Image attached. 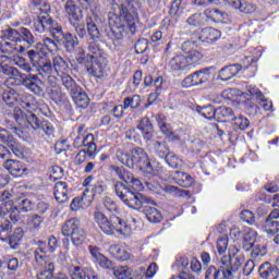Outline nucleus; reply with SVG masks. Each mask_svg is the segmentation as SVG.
I'll use <instances>...</instances> for the list:
<instances>
[{
  "mask_svg": "<svg viewBox=\"0 0 279 279\" xmlns=\"http://www.w3.org/2000/svg\"><path fill=\"white\" fill-rule=\"evenodd\" d=\"M105 207L110 215L109 219L101 211H96L94 214V219L100 228V230L108 235L121 234L122 236H130L132 232L136 229V220L132 216L126 219L121 218V213L117 208V203L110 197H106L104 201Z\"/></svg>",
  "mask_w": 279,
  "mask_h": 279,
  "instance_id": "1",
  "label": "nucleus"
},
{
  "mask_svg": "<svg viewBox=\"0 0 279 279\" xmlns=\"http://www.w3.org/2000/svg\"><path fill=\"white\" fill-rule=\"evenodd\" d=\"M116 195L128 206L129 208H133L134 210H141L144 208V214L146 215V219L150 221V223H160L162 221V214L158 211L155 207L148 206L147 204H151V201L141 193H134L125 186L122 182H117L114 184Z\"/></svg>",
  "mask_w": 279,
  "mask_h": 279,
  "instance_id": "2",
  "label": "nucleus"
},
{
  "mask_svg": "<svg viewBox=\"0 0 279 279\" xmlns=\"http://www.w3.org/2000/svg\"><path fill=\"white\" fill-rule=\"evenodd\" d=\"M109 27L114 38L120 40L124 34H134L136 32V15L128 10L125 4H112L108 14Z\"/></svg>",
  "mask_w": 279,
  "mask_h": 279,
  "instance_id": "3",
  "label": "nucleus"
},
{
  "mask_svg": "<svg viewBox=\"0 0 279 279\" xmlns=\"http://www.w3.org/2000/svg\"><path fill=\"white\" fill-rule=\"evenodd\" d=\"M116 156L119 162L126 165L129 169L137 167V169L149 175H158L160 173V167H156V162L149 160V156L143 148H133L130 153L117 150Z\"/></svg>",
  "mask_w": 279,
  "mask_h": 279,
  "instance_id": "4",
  "label": "nucleus"
},
{
  "mask_svg": "<svg viewBox=\"0 0 279 279\" xmlns=\"http://www.w3.org/2000/svg\"><path fill=\"white\" fill-rule=\"evenodd\" d=\"M182 50L183 52L172 57L168 63V66H170L172 71H189V69L195 66V64L204 58L197 44L193 41H185L182 45Z\"/></svg>",
  "mask_w": 279,
  "mask_h": 279,
  "instance_id": "5",
  "label": "nucleus"
},
{
  "mask_svg": "<svg viewBox=\"0 0 279 279\" xmlns=\"http://www.w3.org/2000/svg\"><path fill=\"white\" fill-rule=\"evenodd\" d=\"M236 254H239V248L230 246L228 255L221 257V275L223 279H239V269H241L243 260L236 257Z\"/></svg>",
  "mask_w": 279,
  "mask_h": 279,
  "instance_id": "6",
  "label": "nucleus"
},
{
  "mask_svg": "<svg viewBox=\"0 0 279 279\" xmlns=\"http://www.w3.org/2000/svg\"><path fill=\"white\" fill-rule=\"evenodd\" d=\"M62 234L63 236H71V241L75 247L84 245L86 241V231L82 229L77 218H72L63 225Z\"/></svg>",
  "mask_w": 279,
  "mask_h": 279,
  "instance_id": "7",
  "label": "nucleus"
},
{
  "mask_svg": "<svg viewBox=\"0 0 279 279\" xmlns=\"http://www.w3.org/2000/svg\"><path fill=\"white\" fill-rule=\"evenodd\" d=\"M19 43H21V34H19L16 29L8 28L2 31L0 35V49L8 53L14 50L23 53L25 47L21 46Z\"/></svg>",
  "mask_w": 279,
  "mask_h": 279,
  "instance_id": "8",
  "label": "nucleus"
},
{
  "mask_svg": "<svg viewBox=\"0 0 279 279\" xmlns=\"http://www.w3.org/2000/svg\"><path fill=\"white\" fill-rule=\"evenodd\" d=\"M40 247L35 251V262L44 270L37 275V279H53V262L45 254V244L40 243Z\"/></svg>",
  "mask_w": 279,
  "mask_h": 279,
  "instance_id": "9",
  "label": "nucleus"
},
{
  "mask_svg": "<svg viewBox=\"0 0 279 279\" xmlns=\"http://www.w3.org/2000/svg\"><path fill=\"white\" fill-rule=\"evenodd\" d=\"M210 68H205L187 75L182 82L183 88H193V86H202L208 84L213 80V73Z\"/></svg>",
  "mask_w": 279,
  "mask_h": 279,
  "instance_id": "10",
  "label": "nucleus"
},
{
  "mask_svg": "<svg viewBox=\"0 0 279 279\" xmlns=\"http://www.w3.org/2000/svg\"><path fill=\"white\" fill-rule=\"evenodd\" d=\"M10 199H12V192L8 190L0 192V202L4 203L1 206L2 217L9 215V219H11L13 223H16V221H19V207L14 206V203Z\"/></svg>",
  "mask_w": 279,
  "mask_h": 279,
  "instance_id": "11",
  "label": "nucleus"
},
{
  "mask_svg": "<svg viewBox=\"0 0 279 279\" xmlns=\"http://www.w3.org/2000/svg\"><path fill=\"white\" fill-rule=\"evenodd\" d=\"M223 95L228 97V99H232V97H251V99H256V101H265L263 92H260V89L255 85L246 86V92H241L239 89H226Z\"/></svg>",
  "mask_w": 279,
  "mask_h": 279,
  "instance_id": "12",
  "label": "nucleus"
},
{
  "mask_svg": "<svg viewBox=\"0 0 279 279\" xmlns=\"http://www.w3.org/2000/svg\"><path fill=\"white\" fill-rule=\"evenodd\" d=\"M63 14L69 23L75 27V23H80L84 19V11L74 0H68L63 4Z\"/></svg>",
  "mask_w": 279,
  "mask_h": 279,
  "instance_id": "13",
  "label": "nucleus"
},
{
  "mask_svg": "<svg viewBox=\"0 0 279 279\" xmlns=\"http://www.w3.org/2000/svg\"><path fill=\"white\" fill-rule=\"evenodd\" d=\"M225 230L226 223H221L218 227L214 228L213 232L209 234V236H213V233L220 234L216 242V250L220 258V262L221 258H223V256H228V234H223Z\"/></svg>",
  "mask_w": 279,
  "mask_h": 279,
  "instance_id": "14",
  "label": "nucleus"
},
{
  "mask_svg": "<svg viewBox=\"0 0 279 279\" xmlns=\"http://www.w3.org/2000/svg\"><path fill=\"white\" fill-rule=\"evenodd\" d=\"M27 53L34 66H37L47 75H51V73H53L54 69L53 65H51V61H45V59L36 50H29Z\"/></svg>",
  "mask_w": 279,
  "mask_h": 279,
  "instance_id": "15",
  "label": "nucleus"
},
{
  "mask_svg": "<svg viewBox=\"0 0 279 279\" xmlns=\"http://www.w3.org/2000/svg\"><path fill=\"white\" fill-rule=\"evenodd\" d=\"M85 66L87 72L94 77H104V71L106 69V63H104V58L96 59L95 56L90 54L89 59H87Z\"/></svg>",
  "mask_w": 279,
  "mask_h": 279,
  "instance_id": "16",
  "label": "nucleus"
},
{
  "mask_svg": "<svg viewBox=\"0 0 279 279\" xmlns=\"http://www.w3.org/2000/svg\"><path fill=\"white\" fill-rule=\"evenodd\" d=\"M26 111L28 112V119L26 121V126L31 125L33 130H40V120L36 117L34 109L36 108V99L32 95H26V104H25Z\"/></svg>",
  "mask_w": 279,
  "mask_h": 279,
  "instance_id": "17",
  "label": "nucleus"
},
{
  "mask_svg": "<svg viewBox=\"0 0 279 279\" xmlns=\"http://www.w3.org/2000/svg\"><path fill=\"white\" fill-rule=\"evenodd\" d=\"M3 167L13 178H23V175L27 173V167H25L21 161L7 160L3 163Z\"/></svg>",
  "mask_w": 279,
  "mask_h": 279,
  "instance_id": "18",
  "label": "nucleus"
},
{
  "mask_svg": "<svg viewBox=\"0 0 279 279\" xmlns=\"http://www.w3.org/2000/svg\"><path fill=\"white\" fill-rule=\"evenodd\" d=\"M54 197L59 204H64L69 201V184L64 181H59L54 185Z\"/></svg>",
  "mask_w": 279,
  "mask_h": 279,
  "instance_id": "19",
  "label": "nucleus"
},
{
  "mask_svg": "<svg viewBox=\"0 0 279 279\" xmlns=\"http://www.w3.org/2000/svg\"><path fill=\"white\" fill-rule=\"evenodd\" d=\"M259 276L263 279H278V267L271 265V263H264L258 268Z\"/></svg>",
  "mask_w": 279,
  "mask_h": 279,
  "instance_id": "20",
  "label": "nucleus"
},
{
  "mask_svg": "<svg viewBox=\"0 0 279 279\" xmlns=\"http://www.w3.org/2000/svg\"><path fill=\"white\" fill-rule=\"evenodd\" d=\"M221 38V32H219L216 28L209 27V28H203L199 35V39L202 43H217Z\"/></svg>",
  "mask_w": 279,
  "mask_h": 279,
  "instance_id": "21",
  "label": "nucleus"
},
{
  "mask_svg": "<svg viewBox=\"0 0 279 279\" xmlns=\"http://www.w3.org/2000/svg\"><path fill=\"white\" fill-rule=\"evenodd\" d=\"M71 95L77 108H83V109L88 108V104L90 102V99L88 98V95H86V92H83L81 87L72 92Z\"/></svg>",
  "mask_w": 279,
  "mask_h": 279,
  "instance_id": "22",
  "label": "nucleus"
},
{
  "mask_svg": "<svg viewBox=\"0 0 279 279\" xmlns=\"http://www.w3.org/2000/svg\"><path fill=\"white\" fill-rule=\"evenodd\" d=\"M240 71H241L240 64L225 66L220 70L218 77L222 82H228V80H232V77H235V75H239Z\"/></svg>",
  "mask_w": 279,
  "mask_h": 279,
  "instance_id": "23",
  "label": "nucleus"
},
{
  "mask_svg": "<svg viewBox=\"0 0 279 279\" xmlns=\"http://www.w3.org/2000/svg\"><path fill=\"white\" fill-rule=\"evenodd\" d=\"M171 175L172 180H174L179 186H183V189H191V186H193V177L186 172L175 171L172 172Z\"/></svg>",
  "mask_w": 279,
  "mask_h": 279,
  "instance_id": "24",
  "label": "nucleus"
},
{
  "mask_svg": "<svg viewBox=\"0 0 279 279\" xmlns=\"http://www.w3.org/2000/svg\"><path fill=\"white\" fill-rule=\"evenodd\" d=\"M93 204V195H86V192H83L82 197L73 198L72 203L70 204L71 210H80V208H87Z\"/></svg>",
  "mask_w": 279,
  "mask_h": 279,
  "instance_id": "25",
  "label": "nucleus"
},
{
  "mask_svg": "<svg viewBox=\"0 0 279 279\" xmlns=\"http://www.w3.org/2000/svg\"><path fill=\"white\" fill-rule=\"evenodd\" d=\"M26 88L35 95L43 94V81L38 80V76L29 74L26 77Z\"/></svg>",
  "mask_w": 279,
  "mask_h": 279,
  "instance_id": "26",
  "label": "nucleus"
},
{
  "mask_svg": "<svg viewBox=\"0 0 279 279\" xmlns=\"http://www.w3.org/2000/svg\"><path fill=\"white\" fill-rule=\"evenodd\" d=\"M137 129L142 132L145 141H151L154 136V125H151L149 118H143L137 124Z\"/></svg>",
  "mask_w": 279,
  "mask_h": 279,
  "instance_id": "27",
  "label": "nucleus"
},
{
  "mask_svg": "<svg viewBox=\"0 0 279 279\" xmlns=\"http://www.w3.org/2000/svg\"><path fill=\"white\" fill-rule=\"evenodd\" d=\"M53 69L57 75H64V73H71V68H69V63L62 59L60 56H54L52 58Z\"/></svg>",
  "mask_w": 279,
  "mask_h": 279,
  "instance_id": "28",
  "label": "nucleus"
},
{
  "mask_svg": "<svg viewBox=\"0 0 279 279\" xmlns=\"http://www.w3.org/2000/svg\"><path fill=\"white\" fill-rule=\"evenodd\" d=\"M52 21L53 20L49 17V15L38 16V19L35 21V24H34L36 32H38L39 34H44V32H49V27Z\"/></svg>",
  "mask_w": 279,
  "mask_h": 279,
  "instance_id": "29",
  "label": "nucleus"
},
{
  "mask_svg": "<svg viewBox=\"0 0 279 279\" xmlns=\"http://www.w3.org/2000/svg\"><path fill=\"white\" fill-rule=\"evenodd\" d=\"M29 114L27 112L23 111L20 108L14 109L13 119L15 120V123L21 128L22 130H27V119Z\"/></svg>",
  "mask_w": 279,
  "mask_h": 279,
  "instance_id": "30",
  "label": "nucleus"
},
{
  "mask_svg": "<svg viewBox=\"0 0 279 279\" xmlns=\"http://www.w3.org/2000/svg\"><path fill=\"white\" fill-rule=\"evenodd\" d=\"M234 111L228 107H220L216 109V121H231L234 119Z\"/></svg>",
  "mask_w": 279,
  "mask_h": 279,
  "instance_id": "31",
  "label": "nucleus"
},
{
  "mask_svg": "<svg viewBox=\"0 0 279 279\" xmlns=\"http://www.w3.org/2000/svg\"><path fill=\"white\" fill-rule=\"evenodd\" d=\"M110 252L113 254V256H117L119 260L125 262L130 260L131 254L125 250V247L116 244L110 246Z\"/></svg>",
  "mask_w": 279,
  "mask_h": 279,
  "instance_id": "32",
  "label": "nucleus"
},
{
  "mask_svg": "<svg viewBox=\"0 0 279 279\" xmlns=\"http://www.w3.org/2000/svg\"><path fill=\"white\" fill-rule=\"evenodd\" d=\"M231 125L233 129L243 132L250 128V120L245 116H235L233 120H231Z\"/></svg>",
  "mask_w": 279,
  "mask_h": 279,
  "instance_id": "33",
  "label": "nucleus"
},
{
  "mask_svg": "<svg viewBox=\"0 0 279 279\" xmlns=\"http://www.w3.org/2000/svg\"><path fill=\"white\" fill-rule=\"evenodd\" d=\"M83 147H87V155L89 157L95 156L97 151V145L95 144V136L87 134L83 136Z\"/></svg>",
  "mask_w": 279,
  "mask_h": 279,
  "instance_id": "34",
  "label": "nucleus"
},
{
  "mask_svg": "<svg viewBox=\"0 0 279 279\" xmlns=\"http://www.w3.org/2000/svg\"><path fill=\"white\" fill-rule=\"evenodd\" d=\"M258 236V233L256 230L252 228H246L244 231V246L246 250H251V247L254 246V243H256V238Z\"/></svg>",
  "mask_w": 279,
  "mask_h": 279,
  "instance_id": "35",
  "label": "nucleus"
},
{
  "mask_svg": "<svg viewBox=\"0 0 279 279\" xmlns=\"http://www.w3.org/2000/svg\"><path fill=\"white\" fill-rule=\"evenodd\" d=\"M3 100L7 106H16V104L21 101V95H19L14 89H9L3 94Z\"/></svg>",
  "mask_w": 279,
  "mask_h": 279,
  "instance_id": "36",
  "label": "nucleus"
},
{
  "mask_svg": "<svg viewBox=\"0 0 279 279\" xmlns=\"http://www.w3.org/2000/svg\"><path fill=\"white\" fill-rule=\"evenodd\" d=\"M10 232H12V222L3 219L0 223V241H8L10 239Z\"/></svg>",
  "mask_w": 279,
  "mask_h": 279,
  "instance_id": "37",
  "label": "nucleus"
},
{
  "mask_svg": "<svg viewBox=\"0 0 279 279\" xmlns=\"http://www.w3.org/2000/svg\"><path fill=\"white\" fill-rule=\"evenodd\" d=\"M59 77H61L63 86H65V88L70 90L71 94L80 88V86H77V84L75 83L73 77L69 75V73L60 74Z\"/></svg>",
  "mask_w": 279,
  "mask_h": 279,
  "instance_id": "38",
  "label": "nucleus"
},
{
  "mask_svg": "<svg viewBox=\"0 0 279 279\" xmlns=\"http://www.w3.org/2000/svg\"><path fill=\"white\" fill-rule=\"evenodd\" d=\"M106 184L101 182H97L93 185H89V187H86L85 192L86 195H92V201L95 195H101V193L106 192Z\"/></svg>",
  "mask_w": 279,
  "mask_h": 279,
  "instance_id": "39",
  "label": "nucleus"
},
{
  "mask_svg": "<svg viewBox=\"0 0 279 279\" xmlns=\"http://www.w3.org/2000/svg\"><path fill=\"white\" fill-rule=\"evenodd\" d=\"M48 32H50L51 36L54 38V40H58V43H61L62 38H64V33H62V26L58 25V23L51 22Z\"/></svg>",
  "mask_w": 279,
  "mask_h": 279,
  "instance_id": "40",
  "label": "nucleus"
},
{
  "mask_svg": "<svg viewBox=\"0 0 279 279\" xmlns=\"http://www.w3.org/2000/svg\"><path fill=\"white\" fill-rule=\"evenodd\" d=\"M86 25H87V33L90 36V39L99 40V37H100L99 28H97V24H95L92 17L87 19Z\"/></svg>",
  "mask_w": 279,
  "mask_h": 279,
  "instance_id": "41",
  "label": "nucleus"
},
{
  "mask_svg": "<svg viewBox=\"0 0 279 279\" xmlns=\"http://www.w3.org/2000/svg\"><path fill=\"white\" fill-rule=\"evenodd\" d=\"M23 241V229L17 228L14 230L13 234L9 239V244L12 250H16L19 247V243Z\"/></svg>",
  "mask_w": 279,
  "mask_h": 279,
  "instance_id": "42",
  "label": "nucleus"
},
{
  "mask_svg": "<svg viewBox=\"0 0 279 279\" xmlns=\"http://www.w3.org/2000/svg\"><path fill=\"white\" fill-rule=\"evenodd\" d=\"M166 161L172 169H182L184 167V161L182 159H179L178 156L174 154H167Z\"/></svg>",
  "mask_w": 279,
  "mask_h": 279,
  "instance_id": "43",
  "label": "nucleus"
},
{
  "mask_svg": "<svg viewBox=\"0 0 279 279\" xmlns=\"http://www.w3.org/2000/svg\"><path fill=\"white\" fill-rule=\"evenodd\" d=\"M113 276L118 279H134V277H132V269L128 266L117 268L113 271Z\"/></svg>",
  "mask_w": 279,
  "mask_h": 279,
  "instance_id": "44",
  "label": "nucleus"
},
{
  "mask_svg": "<svg viewBox=\"0 0 279 279\" xmlns=\"http://www.w3.org/2000/svg\"><path fill=\"white\" fill-rule=\"evenodd\" d=\"M198 112L201 117H204V119H208V121L217 119V109H215V107H213L211 105L201 108Z\"/></svg>",
  "mask_w": 279,
  "mask_h": 279,
  "instance_id": "45",
  "label": "nucleus"
},
{
  "mask_svg": "<svg viewBox=\"0 0 279 279\" xmlns=\"http://www.w3.org/2000/svg\"><path fill=\"white\" fill-rule=\"evenodd\" d=\"M3 75H8L11 78L19 77V70L8 64H0V77H3Z\"/></svg>",
  "mask_w": 279,
  "mask_h": 279,
  "instance_id": "46",
  "label": "nucleus"
},
{
  "mask_svg": "<svg viewBox=\"0 0 279 279\" xmlns=\"http://www.w3.org/2000/svg\"><path fill=\"white\" fill-rule=\"evenodd\" d=\"M264 230L267 234H278L279 222L278 220H266L264 223Z\"/></svg>",
  "mask_w": 279,
  "mask_h": 279,
  "instance_id": "47",
  "label": "nucleus"
},
{
  "mask_svg": "<svg viewBox=\"0 0 279 279\" xmlns=\"http://www.w3.org/2000/svg\"><path fill=\"white\" fill-rule=\"evenodd\" d=\"M61 43L69 51H71L77 45V37H73L70 33H66Z\"/></svg>",
  "mask_w": 279,
  "mask_h": 279,
  "instance_id": "48",
  "label": "nucleus"
},
{
  "mask_svg": "<svg viewBox=\"0 0 279 279\" xmlns=\"http://www.w3.org/2000/svg\"><path fill=\"white\" fill-rule=\"evenodd\" d=\"M86 271H88V268L76 266L70 271V276L72 279H86L88 278Z\"/></svg>",
  "mask_w": 279,
  "mask_h": 279,
  "instance_id": "49",
  "label": "nucleus"
},
{
  "mask_svg": "<svg viewBox=\"0 0 279 279\" xmlns=\"http://www.w3.org/2000/svg\"><path fill=\"white\" fill-rule=\"evenodd\" d=\"M141 106V96L134 95L132 97L124 98V109L128 108H138Z\"/></svg>",
  "mask_w": 279,
  "mask_h": 279,
  "instance_id": "50",
  "label": "nucleus"
},
{
  "mask_svg": "<svg viewBox=\"0 0 279 279\" xmlns=\"http://www.w3.org/2000/svg\"><path fill=\"white\" fill-rule=\"evenodd\" d=\"M187 23L194 27H199V25H204L206 23V17H204L202 13H196L187 19Z\"/></svg>",
  "mask_w": 279,
  "mask_h": 279,
  "instance_id": "51",
  "label": "nucleus"
},
{
  "mask_svg": "<svg viewBox=\"0 0 279 279\" xmlns=\"http://www.w3.org/2000/svg\"><path fill=\"white\" fill-rule=\"evenodd\" d=\"M0 141L2 143H7V145H9L11 149L14 148V136L10 134L8 131H5V129L0 130Z\"/></svg>",
  "mask_w": 279,
  "mask_h": 279,
  "instance_id": "52",
  "label": "nucleus"
},
{
  "mask_svg": "<svg viewBox=\"0 0 279 279\" xmlns=\"http://www.w3.org/2000/svg\"><path fill=\"white\" fill-rule=\"evenodd\" d=\"M156 121L158 122L160 131L166 134V136H171V128L165 122V116H156Z\"/></svg>",
  "mask_w": 279,
  "mask_h": 279,
  "instance_id": "53",
  "label": "nucleus"
},
{
  "mask_svg": "<svg viewBox=\"0 0 279 279\" xmlns=\"http://www.w3.org/2000/svg\"><path fill=\"white\" fill-rule=\"evenodd\" d=\"M43 245L45 247L44 254H47V252H53L58 247V240L56 239V236H51L48 241V248L45 242H39L37 250H40Z\"/></svg>",
  "mask_w": 279,
  "mask_h": 279,
  "instance_id": "54",
  "label": "nucleus"
},
{
  "mask_svg": "<svg viewBox=\"0 0 279 279\" xmlns=\"http://www.w3.org/2000/svg\"><path fill=\"white\" fill-rule=\"evenodd\" d=\"M154 147L160 158H165V156L169 154V148L167 147V143H165V141L156 142L154 144Z\"/></svg>",
  "mask_w": 279,
  "mask_h": 279,
  "instance_id": "55",
  "label": "nucleus"
},
{
  "mask_svg": "<svg viewBox=\"0 0 279 279\" xmlns=\"http://www.w3.org/2000/svg\"><path fill=\"white\" fill-rule=\"evenodd\" d=\"M205 279H223L221 270H218L215 266H211L207 269Z\"/></svg>",
  "mask_w": 279,
  "mask_h": 279,
  "instance_id": "56",
  "label": "nucleus"
},
{
  "mask_svg": "<svg viewBox=\"0 0 279 279\" xmlns=\"http://www.w3.org/2000/svg\"><path fill=\"white\" fill-rule=\"evenodd\" d=\"M17 210H19V215H21V213H29V210H34V203H32V201H29L28 198L23 199L20 203Z\"/></svg>",
  "mask_w": 279,
  "mask_h": 279,
  "instance_id": "57",
  "label": "nucleus"
},
{
  "mask_svg": "<svg viewBox=\"0 0 279 279\" xmlns=\"http://www.w3.org/2000/svg\"><path fill=\"white\" fill-rule=\"evenodd\" d=\"M43 217L38 216V215H34L31 216L28 218V226L29 228H32L33 230H38V228H40L41 223H43Z\"/></svg>",
  "mask_w": 279,
  "mask_h": 279,
  "instance_id": "58",
  "label": "nucleus"
},
{
  "mask_svg": "<svg viewBox=\"0 0 279 279\" xmlns=\"http://www.w3.org/2000/svg\"><path fill=\"white\" fill-rule=\"evenodd\" d=\"M241 220L245 221L250 226H254V223L256 222V219L254 218V214L250 210H243L241 213Z\"/></svg>",
  "mask_w": 279,
  "mask_h": 279,
  "instance_id": "59",
  "label": "nucleus"
},
{
  "mask_svg": "<svg viewBox=\"0 0 279 279\" xmlns=\"http://www.w3.org/2000/svg\"><path fill=\"white\" fill-rule=\"evenodd\" d=\"M157 271H158V265H156V263L150 264L147 270H145V279L154 278Z\"/></svg>",
  "mask_w": 279,
  "mask_h": 279,
  "instance_id": "60",
  "label": "nucleus"
},
{
  "mask_svg": "<svg viewBox=\"0 0 279 279\" xmlns=\"http://www.w3.org/2000/svg\"><path fill=\"white\" fill-rule=\"evenodd\" d=\"M96 262L102 267V269H112V262H110V259H108V257L104 255L99 257Z\"/></svg>",
  "mask_w": 279,
  "mask_h": 279,
  "instance_id": "61",
  "label": "nucleus"
},
{
  "mask_svg": "<svg viewBox=\"0 0 279 279\" xmlns=\"http://www.w3.org/2000/svg\"><path fill=\"white\" fill-rule=\"evenodd\" d=\"M64 177V170L62 168L54 166L51 170V178L52 180H60V178Z\"/></svg>",
  "mask_w": 279,
  "mask_h": 279,
  "instance_id": "62",
  "label": "nucleus"
},
{
  "mask_svg": "<svg viewBox=\"0 0 279 279\" xmlns=\"http://www.w3.org/2000/svg\"><path fill=\"white\" fill-rule=\"evenodd\" d=\"M21 36L26 43H28V45H32V43H34V35H32V32H29V29L22 28Z\"/></svg>",
  "mask_w": 279,
  "mask_h": 279,
  "instance_id": "63",
  "label": "nucleus"
},
{
  "mask_svg": "<svg viewBox=\"0 0 279 279\" xmlns=\"http://www.w3.org/2000/svg\"><path fill=\"white\" fill-rule=\"evenodd\" d=\"M86 150H80L74 158V165H82L83 162H86Z\"/></svg>",
  "mask_w": 279,
  "mask_h": 279,
  "instance_id": "64",
  "label": "nucleus"
}]
</instances>
